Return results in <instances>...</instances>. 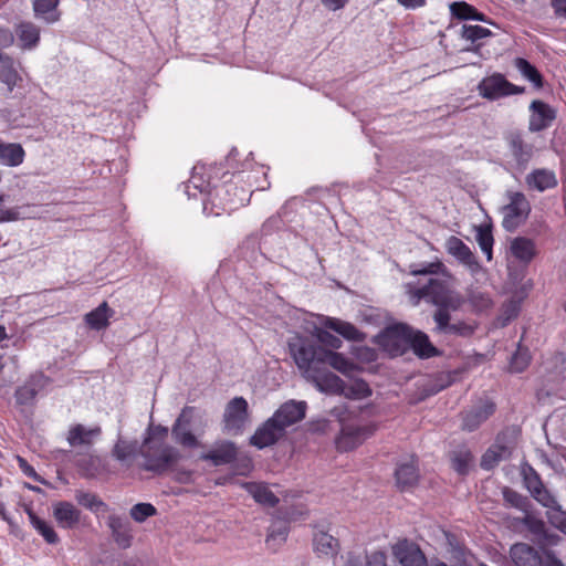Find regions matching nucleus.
Instances as JSON below:
<instances>
[{
  "instance_id": "1",
  "label": "nucleus",
  "mask_w": 566,
  "mask_h": 566,
  "mask_svg": "<svg viewBox=\"0 0 566 566\" xmlns=\"http://www.w3.org/2000/svg\"><path fill=\"white\" fill-rule=\"evenodd\" d=\"M409 294L415 305L426 300L437 306L432 315L436 333L463 338L471 337L475 333L478 328L475 321H452L451 312L460 310L464 298L458 292L450 290L446 281L429 279L422 286L410 289Z\"/></svg>"
},
{
  "instance_id": "2",
  "label": "nucleus",
  "mask_w": 566,
  "mask_h": 566,
  "mask_svg": "<svg viewBox=\"0 0 566 566\" xmlns=\"http://www.w3.org/2000/svg\"><path fill=\"white\" fill-rule=\"evenodd\" d=\"M289 349L306 378L321 366H331L344 375H348L354 369V364L344 355L326 349L307 337L295 335L290 338Z\"/></svg>"
},
{
  "instance_id": "3",
  "label": "nucleus",
  "mask_w": 566,
  "mask_h": 566,
  "mask_svg": "<svg viewBox=\"0 0 566 566\" xmlns=\"http://www.w3.org/2000/svg\"><path fill=\"white\" fill-rule=\"evenodd\" d=\"M140 454L145 460L142 468L158 475L172 470L181 459L176 448L166 443H151V436L145 438Z\"/></svg>"
},
{
  "instance_id": "4",
  "label": "nucleus",
  "mask_w": 566,
  "mask_h": 566,
  "mask_svg": "<svg viewBox=\"0 0 566 566\" xmlns=\"http://www.w3.org/2000/svg\"><path fill=\"white\" fill-rule=\"evenodd\" d=\"M410 326L396 323L385 327L374 337V343L389 357L405 355L409 350Z\"/></svg>"
},
{
  "instance_id": "5",
  "label": "nucleus",
  "mask_w": 566,
  "mask_h": 566,
  "mask_svg": "<svg viewBox=\"0 0 566 566\" xmlns=\"http://www.w3.org/2000/svg\"><path fill=\"white\" fill-rule=\"evenodd\" d=\"M312 527V548L319 558H336L339 554L342 546L337 537L332 531V523L327 520H322L311 524Z\"/></svg>"
},
{
  "instance_id": "6",
  "label": "nucleus",
  "mask_w": 566,
  "mask_h": 566,
  "mask_svg": "<svg viewBox=\"0 0 566 566\" xmlns=\"http://www.w3.org/2000/svg\"><path fill=\"white\" fill-rule=\"evenodd\" d=\"M509 203L502 208L503 220L502 227L514 232L527 220L531 213V203L526 196L520 191H506Z\"/></svg>"
},
{
  "instance_id": "7",
  "label": "nucleus",
  "mask_w": 566,
  "mask_h": 566,
  "mask_svg": "<svg viewBox=\"0 0 566 566\" xmlns=\"http://www.w3.org/2000/svg\"><path fill=\"white\" fill-rule=\"evenodd\" d=\"M373 423L345 422L340 420L339 434L335 439L338 451L348 452L363 444L376 431Z\"/></svg>"
},
{
  "instance_id": "8",
  "label": "nucleus",
  "mask_w": 566,
  "mask_h": 566,
  "mask_svg": "<svg viewBox=\"0 0 566 566\" xmlns=\"http://www.w3.org/2000/svg\"><path fill=\"white\" fill-rule=\"evenodd\" d=\"M249 405L243 397L232 398L224 408L222 423L223 432L228 434H240L249 421Z\"/></svg>"
},
{
  "instance_id": "9",
  "label": "nucleus",
  "mask_w": 566,
  "mask_h": 566,
  "mask_svg": "<svg viewBox=\"0 0 566 566\" xmlns=\"http://www.w3.org/2000/svg\"><path fill=\"white\" fill-rule=\"evenodd\" d=\"M479 93L489 101H495L510 95H518L525 92V87L509 82L501 73H494L484 77L478 85Z\"/></svg>"
},
{
  "instance_id": "10",
  "label": "nucleus",
  "mask_w": 566,
  "mask_h": 566,
  "mask_svg": "<svg viewBox=\"0 0 566 566\" xmlns=\"http://www.w3.org/2000/svg\"><path fill=\"white\" fill-rule=\"evenodd\" d=\"M101 434L102 428L99 426L86 427L83 423H74L66 432V441L72 449L85 453L92 449Z\"/></svg>"
},
{
  "instance_id": "11",
  "label": "nucleus",
  "mask_w": 566,
  "mask_h": 566,
  "mask_svg": "<svg viewBox=\"0 0 566 566\" xmlns=\"http://www.w3.org/2000/svg\"><path fill=\"white\" fill-rule=\"evenodd\" d=\"M514 447L515 442L509 439V431L499 433L495 443L482 455L481 467L485 470L493 469L500 461L510 459Z\"/></svg>"
},
{
  "instance_id": "12",
  "label": "nucleus",
  "mask_w": 566,
  "mask_h": 566,
  "mask_svg": "<svg viewBox=\"0 0 566 566\" xmlns=\"http://www.w3.org/2000/svg\"><path fill=\"white\" fill-rule=\"evenodd\" d=\"M48 378L43 373L30 375L23 385L14 391L15 403L20 407L34 405L36 395L46 386Z\"/></svg>"
},
{
  "instance_id": "13",
  "label": "nucleus",
  "mask_w": 566,
  "mask_h": 566,
  "mask_svg": "<svg viewBox=\"0 0 566 566\" xmlns=\"http://www.w3.org/2000/svg\"><path fill=\"white\" fill-rule=\"evenodd\" d=\"M306 408L305 401L289 400L280 406L272 418L286 431V428L305 418Z\"/></svg>"
},
{
  "instance_id": "14",
  "label": "nucleus",
  "mask_w": 566,
  "mask_h": 566,
  "mask_svg": "<svg viewBox=\"0 0 566 566\" xmlns=\"http://www.w3.org/2000/svg\"><path fill=\"white\" fill-rule=\"evenodd\" d=\"M284 434L285 431L271 417L255 430L254 434L250 438V443L258 449H264L275 444Z\"/></svg>"
},
{
  "instance_id": "15",
  "label": "nucleus",
  "mask_w": 566,
  "mask_h": 566,
  "mask_svg": "<svg viewBox=\"0 0 566 566\" xmlns=\"http://www.w3.org/2000/svg\"><path fill=\"white\" fill-rule=\"evenodd\" d=\"M284 434L285 431L271 417L255 430L254 434L250 438V443L258 449H264L275 444Z\"/></svg>"
},
{
  "instance_id": "16",
  "label": "nucleus",
  "mask_w": 566,
  "mask_h": 566,
  "mask_svg": "<svg viewBox=\"0 0 566 566\" xmlns=\"http://www.w3.org/2000/svg\"><path fill=\"white\" fill-rule=\"evenodd\" d=\"M392 554L402 566H428L427 558L419 546L407 539L394 545Z\"/></svg>"
},
{
  "instance_id": "17",
  "label": "nucleus",
  "mask_w": 566,
  "mask_h": 566,
  "mask_svg": "<svg viewBox=\"0 0 566 566\" xmlns=\"http://www.w3.org/2000/svg\"><path fill=\"white\" fill-rule=\"evenodd\" d=\"M507 566H541L542 555L527 543H515L509 552Z\"/></svg>"
},
{
  "instance_id": "18",
  "label": "nucleus",
  "mask_w": 566,
  "mask_h": 566,
  "mask_svg": "<svg viewBox=\"0 0 566 566\" xmlns=\"http://www.w3.org/2000/svg\"><path fill=\"white\" fill-rule=\"evenodd\" d=\"M530 109L532 112L528 124V129L531 132H541L546 129L556 118L555 109L543 101H533L530 105Z\"/></svg>"
},
{
  "instance_id": "19",
  "label": "nucleus",
  "mask_w": 566,
  "mask_h": 566,
  "mask_svg": "<svg viewBox=\"0 0 566 566\" xmlns=\"http://www.w3.org/2000/svg\"><path fill=\"white\" fill-rule=\"evenodd\" d=\"M107 526L112 532V537L118 547L126 549L133 543V528L128 518L112 514L107 517Z\"/></svg>"
},
{
  "instance_id": "20",
  "label": "nucleus",
  "mask_w": 566,
  "mask_h": 566,
  "mask_svg": "<svg viewBox=\"0 0 566 566\" xmlns=\"http://www.w3.org/2000/svg\"><path fill=\"white\" fill-rule=\"evenodd\" d=\"M238 457V448L232 441H220L207 453H202L200 459L210 461L214 467L230 464Z\"/></svg>"
},
{
  "instance_id": "21",
  "label": "nucleus",
  "mask_w": 566,
  "mask_h": 566,
  "mask_svg": "<svg viewBox=\"0 0 566 566\" xmlns=\"http://www.w3.org/2000/svg\"><path fill=\"white\" fill-rule=\"evenodd\" d=\"M419 468L412 457L408 462L397 464L395 471L396 486L401 491H409L415 488L419 482Z\"/></svg>"
},
{
  "instance_id": "22",
  "label": "nucleus",
  "mask_w": 566,
  "mask_h": 566,
  "mask_svg": "<svg viewBox=\"0 0 566 566\" xmlns=\"http://www.w3.org/2000/svg\"><path fill=\"white\" fill-rule=\"evenodd\" d=\"M495 411L494 402L490 400L482 401L473 406L470 410L463 412L462 428L468 431H474L484 421H486Z\"/></svg>"
},
{
  "instance_id": "23",
  "label": "nucleus",
  "mask_w": 566,
  "mask_h": 566,
  "mask_svg": "<svg viewBox=\"0 0 566 566\" xmlns=\"http://www.w3.org/2000/svg\"><path fill=\"white\" fill-rule=\"evenodd\" d=\"M446 248L448 253L467 265L472 272L480 269V264L470 248L458 237L451 235L446 242Z\"/></svg>"
},
{
  "instance_id": "24",
  "label": "nucleus",
  "mask_w": 566,
  "mask_h": 566,
  "mask_svg": "<svg viewBox=\"0 0 566 566\" xmlns=\"http://www.w3.org/2000/svg\"><path fill=\"white\" fill-rule=\"evenodd\" d=\"M140 450L142 447L137 440H126L119 437L112 449V455L126 468H130Z\"/></svg>"
},
{
  "instance_id": "25",
  "label": "nucleus",
  "mask_w": 566,
  "mask_h": 566,
  "mask_svg": "<svg viewBox=\"0 0 566 566\" xmlns=\"http://www.w3.org/2000/svg\"><path fill=\"white\" fill-rule=\"evenodd\" d=\"M329 366H321L307 377L318 387L321 391L340 392L343 391V380L335 374L328 371Z\"/></svg>"
},
{
  "instance_id": "26",
  "label": "nucleus",
  "mask_w": 566,
  "mask_h": 566,
  "mask_svg": "<svg viewBox=\"0 0 566 566\" xmlns=\"http://www.w3.org/2000/svg\"><path fill=\"white\" fill-rule=\"evenodd\" d=\"M412 349L419 358H430L438 355V349L431 344L428 335L410 326L409 350Z\"/></svg>"
},
{
  "instance_id": "27",
  "label": "nucleus",
  "mask_w": 566,
  "mask_h": 566,
  "mask_svg": "<svg viewBox=\"0 0 566 566\" xmlns=\"http://www.w3.org/2000/svg\"><path fill=\"white\" fill-rule=\"evenodd\" d=\"M528 188L543 192L557 186V178L553 170L535 169L525 177Z\"/></svg>"
},
{
  "instance_id": "28",
  "label": "nucleus",
  "mask_w": 566,
  "mask_h": 566,
  "mask_svg": "<svg viewBox=\"0 0 566 566\" xmlns=\"http://www.w3.org/2000/svg\"><path fill=\"white\" fill-rule=\"evenodd\" d=\"M460 34L462 39L471 42V45L462 49V51L481 55L482 43L479 40L491 36L492 32L481 25L463 24Z\"/></svg>"
},
{
  "instance_id": "29",
  "label": "nucleus",
  "mask_w": 566,
  "mask_h": 566,
  "mask_svg": "<svg viewBox=\"0 0 566 566\" xmlns=\"http://www.w3.org/2000/svg\"><path fill=\"white\" fill-rule=\"evenodd\" d=\"M53 516L61 527L73 528L80 522L81 512L72 503L62 501L54 505Z\"/></svg>"
},
{
  "instance_id": "30",
  "label": "nucleus",
  "mask_w": 566,
  "mask_h": 566,
  "mask_svg": "<svg viewBox=\"0 0 566 566\" xmlns=\"http://www.w3.org/2000/svg\"><path fill=\"white\" fill-rule=\"evenodd\" d=\"M241 486L259 504L269 507H274L279 503V497L269 489V486L265 483L242 482Z\"/></svg>"
},
{
  "instance_id": "31",
  "label": "nucleus",
  "mask_w": 566,
  "mask_h": 566,
  "mask_svg": "<svg viewBox=\"0 0 566 566\" xmlns=\"http://www.w3.org/2000/svg\"><path fill=\"white\" fill-rule=\"evenodd\" d=\"M34 17L46 23H55L61 19L60 0H30Z\"/></svg>"
},
{
  "instance_id": "32",
  "label": "nucleus",
  "mask_w": 566,
  "mask_h": 566,
  "mask_svg": "<svg viewBox=\"0 0 566 566\" xmlns=\"http://www.w3.org/2000/svg\"><path fill=\"white\" fill-rule=\"evenodd\" d=\"M512 255L523 263H530L536 255V245L532 239L517 237L511 241Z\"/></svg>"
},
{
  "instance_id": "33",
  "label": "nucleus",
  "mask_w": 566,
  "mask_h": 566,
  "mask_svg": "<svg viewBox=\"0 0 566 566\" xmlns=\"http://www.w3.org/2000/svg\"><path fill=\"white\" fill-rule=\"evenodd\" d=\"M113 315L114 310L108 306L107 302H103L95 310L87 313L84 321L90 328L101 331L109 325V318Z\"/></svg>"
},
{
  "instance_id": "34",
  "label": "nucleus",
  "mask_w": 566,
  "mask_h": 566,
  "mask_svg": "<svg viewBox=\"0 0 566 566\" xmlns=\"http://www.w3.org/2000/svg\"><path fill=\"white\" fill-rule=\"evenodd\" d=\"M507 143L515 160L520 165H525L530 161L533 155V146L523 140L521 134L511 133L507 136Z\"/></svg>"
},
{
  "instance_id": "35",
  "label": "nucleus",
  "mask_w": 566,
  "mask_h": 566,
  "mask_svg": "<svg viewBox=\"0 0 566 566\" xmlns=\"http://www.w3.org/2000/svg\"><path fill=\"white\" fill-rule=\"evenodd\" d=\"M325 326L342 335L347 340L363 342L365 339V334L352 323L344 322L338 318H327Z\"/></svg>"
},
{
  "instance_id": "36",
  "label": "nucleus",
  "mask_w": 566,
  "mask_h": 566,
  "mask_svg": "<svg viewBox=\"0 0 566 566\" xmlns=\"http://www.w3.org/2000/svg\"><path fill=\"white\" fill-rule=\"evenodd\" d=\"M19 80L20 76L13 60L0 52V81L8 86L9 91H12Z\"/></svg>"
},
{
  "instance_id": "37",
  "label": "nucleus",
  "mask_w": 566,
  "mask_h": 566,
  "mask_svg": "<svg viewBox=\"0 0 566 566\" xmlns=\"http://www.w3.org/2000/svg\"><path fill=\"white\" fill-rule=\"evenodd\" d=\"M17 35L23 43V48L31 49L35 46L40 40V29L32 22L24 21L17 25Z\"/></svg>"
},
{
  "instance_id": "38",
  "label": "nucleus",
  "mask_w": 566,
  "mask_h": 566,
  "mask_svg": "<svg viewBox=\"0 0 566 566\" xmlns=\"http://www.w3.org/2000/svg\"><path fill=\"white\" fill-rule=\"evenodd\" d=\"M24 149L20 144L0 143V159L3 164L14 167L23 163Z\"/></svg>"
},
{
  "instance_id": "39",
  "label": "nucleus",
  "mask_w": 566,
  "mask_h": 566,
  "mask_svg": "<svg viewBox=\"0 0 566 566\" xmlns=\"http://www.w3.org/2000/svg\"><path fill=\"white\" fill-rule=\"evenodd\" d=\"M32 526L43 536L46 543L57 544L60 538L53 527L41 520L30 507L25 509Z\"/></svg>"
},
{
  "instance_id": "40",
  "label": "nucleus",
  "mask_w": 566,
  "mask_h": 566,
  "mask_svg": "<svg viewBox=\"0 0 566 566\" xmlns=\"http://www.w3.org/2000/svg\"><path fill=\"white\" fill-rule=\"evenodd\" d=\"M514 65L526 80L534 84L536 88L543 87L544 81L542 74L527 60L523 57H516L514 60Z\"/></svg>"
},
{
  "instance_id": "41",
  "label": "nucleus",
  "mask_w": 566,
  "mask_h": 566,
  "mask_svg": "<svg viewBox=\"0 0 566 566\" xmlns=\"http://www.w3.org/2000/svg\"><path fill=\"white\" fill-rule=\"evenodd\" d=\"M521 522L533 535L537 536L539 541L551 544L554 543V536L547 533L546 525L542 520L536 518L531 514H526Z\"/></svg>"
},
{
  "instance_id": "42",
  "label": "nucleus",
  "mask_w": 566,
  "mask_h": 566,
  "mask_svg": "<svg viewBox=\"0 0 566 566\" xmlns=\"http://www.w3.org/2000/svg\"><path fill=\"white\" fill-rule=\"evenodd\" d=\"M171 434L175 441L185 448H197L200 444L197 437L187 427L179 426V423H174Z\"/></svg>"
},
{
  "instance_id": "43",
  "label": "nucleus",
  "mask_w": 566,
  "mask_h": 566,
  "mask_svg": "<svg viewBox=\"0 0 566 566\" xmlns=\"http://www.w3.org/2000/svg\"><path fill=\"white\" fill-rule=\"evenodd\" d=\"M447 551L451 556V563L469 560V549L461 544L454 535H447Z\"/></svg>"
},
{
  "instance_id": "44",
  "label": "nucleus",
  "mask_w": 566,
  "mask_h": 566,
  "mask_svg": "<svg viewBox=\"0 0 566 566\" xmlns=\"http://www.w3.org/2000/svg\"><path fill=\"white\" fill-rule=\"evenodd\" d=\"M467 301L474 312H483L492 306V300L489 294L478 289H470L468 291Z\"/></svg>"
},
{
  "instance_id": "45",
  "label": "nucleus",
  "mask_w": 566,
  "mask_h": 566,
  "mask_svg": "<svg viewBox=\"0 0 566 566\" xmlns=\"http://www.w3.org/2000/svg\"><path fill=\"white\" fill-rule=\"evenodd\" d=\"M77 503L93 512L106 511L107 505L96 494L77 491L75 494Z\"/></svg>"
},
{
  "instance_id": "46",
  "label": "nucleus",
  "mask_w": 566,
  "mask_h": 566,
  "mask_svg": "<svg viewBox=\"0 0 566 566\" xmlns=\"http://www.w3.org/2000/svg\"><path fill=\"white\" fill-rule=\"evenodd\" d=\"M472 460L473 455L469 450L464 449L455 451L452 454V468L459 474H467Z\"/></svg>"
},
{
  "instance_id": "47",
  "label": "nucleus",
  "mask_w": 566,
  "mask_h": 566,
  "mask_svg": "<svg viewBox=\"0 0 566 566\" xmlns=\"http://www.w3.org/2000/svg\"><path fill=\"white\" fill-rule=\"evenodd\" d=\"M503 497L506 503L511 506L518 509L525 513L528 511L530 501L526 496H523L518 492L510 488L503 489Z\"/></svg>"
},
{
  "instance_id": "48",
  "label": "nucleus",
  "mask_w": 566,
  "mask_h": 566,
  "mask_svg": "<svg viewBox=\"0 0 566 566\" xmlns=\"http://www.w3.org/2000/svg\"><path fill=\"white\" fill-rule=\"evenodd\" d=\"M156 507L150 503H137L129 511L130 517L138 523L145 522L148 517L156 515Z\"/></svg>"
},
{
  "instance_id": "49",
  "label": "nucleus",
  "mask_w": 566,
  "mask_h": 566,
  "mask_svg": "<svg viewBox=\"0 0 566 566\" xmlns=\"http://www.w3.org/2000/svg\"><path fill=\"white\" fill-rule=\"evenodd\" d=\"M476 241L481 248V250L485 253L486 259L492 260V247H493V235L490 228L480 227L476 234Z\"/></svg>"
},
{
  "instance_id": "50",
  "label": "nucleus",
  "mask_w": 566,
  "mask_h": 566,
  "mask_svg": "<svg viewBox=\"0 0 566 566\" xmlns=\"http://www.w3.org/2000/svg\"><path fill=\"white\" fill-rule=\"evenodd\" d=\"M450 12L452 17L459 20H471L472 14L475 13V8L464 1H455L450 4Z\"/></svg>"
},
{
  "instance_id": "51",
  "label": "nucleus",
  "mask_w": 566,
  "mask_h": 566,
  "mask_svg": "<svg viewBox=\"0 0 566 566\" xmlns=\"http://www.w3.org/2000/svg\"><path fill=\"white\" fill-rule=\"evenodd\" d=\"M531 494L538 503L547 507V510L552 509L556 503H558L544 485Z\"/></svg>"
},
{
  "instance_id": "52",
  "label": "nucleus",
  "mask_w": 566,
  "mask_h": 566,
  "mask_svg": "<svg viewBox=\"0 0 566 566\" xmlns=\"http://www.w3.org/2000/svg\"><path fill=\"white\" fill-rule=\"evenodd\" d=\"M530 359L531 357L526 350H517L516 354L512 357L511 370L514 373L524 371L530 364Z\"/></svg>"
},
{
  "instance_id": "53",
  "label": "nucleus",
  "mask_w": 566,
  "mask_h": 566,
  "mask_svg": "<svg viewBox=\"0 0 566 566\" xmlns=\"http://www.w3.org/2000/svg\"><path fill=\"white\" fill-rule=\"evenodd\" d=\"M289 533V527L286 523H279L277 525H272L270 532L266 536V542L270 543L279 538L281 542L285 541Z\"/></svg>"
},
{
  "instance_id": "54",
  "label": "nucleus",
  "mask_w": 566,
  "mask_h": 566,
  "mask_svg": "<svg viewBox=\"0 0 566 566\" xmlns=\"http://www.w3.org/2000/svg\"><path fill=\"white\" fill-rule=\"evenodd\" d=\"M546 516L548 522L554 526L558 527L564 517L566 516V512L563 511L558 503H556L552 509H548L546 512Z\"/></svg>"
},
{
  "instance_id": "55",
  "label": "nucleus",
  "mask_w": 566,
  "mask_h": 566,
  "mask_svg": "<svg viewBox=\"0 0 566 566\" xmlns=\"http://www.w3.org/2000/svg\"><path fill=\"white\" fill-rule=\"evenodd\" d=\"M442 266H443V264L441 262L429 263L422 268H416V266L411 265L410 273L413 275L434 274V273H438Z\"/></svg>"
},
{
  "instance_id": "56",
  "label": "nucleus",
  "mask_w": 566,
  "mask_h": 566,
  "mask_svg": "<svg viewBox=\"0 0 566 566\" xmlns=\"http://www.w3.org/2000/svg\"><path fill=\"white\" fill-rule=\"evenodd\" d=\"M387 556L381 551L373 552L366 555V566H386Z\"/></svg>"
},
{
  "instance_id": "57",
  "label": "nucleus",
  "mask_w": 566,
  "mask_h": 566,
  "mask_svg": "<svg viewBox=\"0 0 566 566\" xmlns=\"http://www.w3.org/2000/svg\"><path fill=\"white\" fill-rule=\"evenodd\" d=\"M527 490L533 493L535 490L542 488L544 484L541 481L539 475L531 468V473L525 474L524 478Z\"/></svg>"
},
{
  "instance_id": "58",
  "label": "nucleus",
  "mask_w": 566,
  "mask_h": 566,
  "mask_svg": "<svg viewBox=\"0 0 566 566\" xmlns=\"http://www.w3.org/2000/svg\"><path fill=\"white\" fill-rule=\"evenodd\" d=\"M17 461H18L19 468L27 476L33 479L34 481H41L39 474L34 470V468L32 465H30L24 458L17 455Z\"/></svg>"
},
{
  "instance_id": "59",
  "label": "nucleus",
  "mask_w": 566,
  "mask_h": 566,
  "mask_svg": "<svg viewBox=\"0 0 566 566\" xmlns=\"http://www.w3.org/2000/svg\"><path fill=\"white\" fill-rule=\"evenodd\" d=\"M541 566H565L564 563L551 549H544Z\"/></svg>"
},
{
  "instance_id": "60",
  "label": "nucleus",
  "mask_w": 566,
  "mask_h": 566,
  "mask_svg": "<svg viewBox=\"0 0 566 566\" xmlns=\"http://www.w3.org/2000/svg\"><path fill=\"white\" fill-rule=\"evenodd\" d=\"M319 340L323 344H325V345H327V346H329L332 348H336L337 349V348H339L342 346V340L338 337H336L335 335H333V334H331L329 332H326V331L322 332L319 334Z\"/></svg>"
},
{
  "instance_id": "61",
  "label": "nucleus",
  "mask_w": 566,
  "mask_h": 566,
  "mask_svg": "<svg viewBox=\"0 0 566 566\" xmlns=\"http://www.w3.org/2000/svg\"><path fill=\"white\" fill-rule=\"evenodd\" d=\"M193 411H195L193 407H185L181 410L178 418L176 419L175 423H179V426H184V427L188 428L190 426Z\"/></svg>"
},
{
  "instance_id": "62",
  "label": "nucleus",
  "mask_w": 566,
  "mask_h": 566,
  "mask_svg": "<svg viewBox=\"0 0 566 566\" xmlns=\"http://www.w3.org/2000/svg\"><path fill=\"white\" fill-rule=\"evenodd\" d=\"M551 6L557 18L566 19V0H551Z\"/></svg>"
},
{
  "instance_id": "63",
  "label": "nucleus",
  "mask_w": 566,
  "mask_h": 566,
  "mask_svg": "<svg viewBox=\"0 0 566 566\" xmlns=\"http://www.w3.org/2000/svg\"><path fill=\"white\" fill-rule=\"evenodd\" d=\"M322 3L329 10H338L345 7L348 0H321Z\"/></svg>"
},
{
  "instance_id": "64",
  "label": "nucleus",
  "mask_w": 566,
  "mask_h": 566,
  "mask_svg": "<svg viewBox=\"0 0 566 566\" xmlns=\"http://www.w3.org/2000/svg\"><path fill=\"white\" fill-rule=\"evenodd\" d=\"M345 566H364V565H363V560L359 555H356L354 553H348Z\"/></svg>"
}]
</instances>
